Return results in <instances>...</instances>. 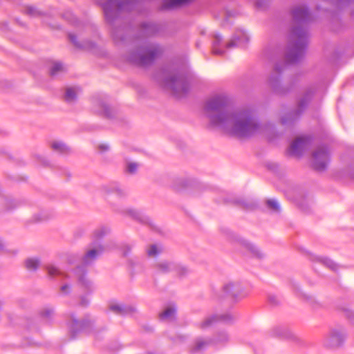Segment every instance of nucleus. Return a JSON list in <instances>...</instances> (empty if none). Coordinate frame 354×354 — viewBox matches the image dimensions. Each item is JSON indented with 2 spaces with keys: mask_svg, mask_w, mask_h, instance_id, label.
Returning <instances> with one entry per match:
<instances>
[{
  "mask_svg": "<svg viewBox=\"0 0 354 354\" xmlns=\"http://www.w3.org/2000/svg\"><path fill=\"white\" fill-rule=\"evenodd\" d=\"M290 14L295 26L290 31L285 62H279L274 64L273 72L268 79L271 89L279 95H286L295 88V80L286 85L281 84V74L288 64H297L303 58L308 46V32L303 25L308 24L311 19L308 8L306 6H295L292 8Z\"/></svg>",
  "mask_w": 354,
  "mask_h": 354,
  "instance_id": "1",
  "label": "nucleus"
},
{
  "mask_svg": "<svg viewBox=\"0 0 354 354\" xmlns=\"http://www.w3.org/2000/svg\"><path fill=\"white\" fill-rule=\"evenodd\" d=\"M212 118V122L227 134L241 140L250 138L261 129L257 115L250 109H239L232 111L230 115L221 113Z\"/></svg>",
  "mask_w": 354,
  "mask_h": 354,
  "instance_id": "2",
  "label": "nucleus"
},
{
  "mask_svg": "<svg viewBox=\"0 0 354 354\" xmlns=\"http://www.w3.org/2000/svg\"><path fill=\"white\" fill-rule=\"evenodd\" d=\"M104 250L105 248L100 242L92 241L88 250L73 269L77 284L88 293H91L95 290L93 281L87 277L88 268L95 264Z\"/></svg>",
  "mask_w": 354,
  "mask_h": 354,
  "instance_id": "3",
  "label": "nucleus"
},
{
  "mask_svg": "<svg viewBox=\"0 0 354 354\" xmlns=\"http://www.w3.org/2000/svg\"><path fill=\"white\" fill-rule=\"evenodd\" d=\"M157 78L176 97H184L188 94L192 80V76L188 71L169 66L162 67Z\"/></svg>",
  "mask_w": 354,
  "mask_h": 354,
  "instance_id": "4",
  "label": "nucleus"
},
{
  "mask_svg": "<svg viewBox=\"0 0 354 354\" xmlns=\"http://www.w3.org/2000/svg\"><path fill=\"white\" fill-rule=\"evenodd\" d=\"M162 53L163 49L158 44L140 45L130 50L126 54L125 59L133 65L147 67L152 65Z\"/></svg>",
  "mask_w": 354,
  "mask_h": 354,
  "instance_id": "5",
  "label": "nucleus"
},
{
  "mask_svg": "<svg viewBox=\"0 0 354 354\" xmlns=\"http://www.w3.org/2000/svg\"><path fill=\"white\" fill-rule=\"evenodd\" d=\"M317 91V86L316 85L313 84L307 86L301 96L297 98L296 108L281 117V124L292 125L299 120L313 100Z\"/></svg>",
  "mask_w": 354,
  "mask_h": 354,
  "instance_id": "6",
  "label": "nucleus"
},
{
  "mask_svg": "<svg viewBox=\"0 0 354 354\" xmlns=\"http://www.w3.org/2000/svg\"><path fill=\"white\" fill-rule=\"evenodd\" d=\"M228 98L222 95H216L205 102L204 110L212 125L218 127L212 122V117L218 115L221 113L230 115L232 111L228 110Z\"/></svg>",
  "mask_w": 354,
  "mask_h": 354,
  "instance_id": "7",
  "label": "nucleus"
},
{
  "mask_svg": "<svg viewBox=\"0 0 354 354\" xmlns=\"http://www.w3.org/2000/svg\"><path fill=\"white\" fill-rule=\"evenodd\" d=\"M138 0H107L102 5L106 22L113 26L115 20L118 18L120 12L124 9L129 2H136Z\"/></svg>",
  "mask_w": 354,
  "mask_h": 354,
  "instance_id": "8",
  "label": "nucleus"
},
{
  "mask_svg": "<svg viewBox=\"0 0 354 354\" xmlns=\"http://www.w3.org/2000/svg\"><path fill=\"white\" fill-rule=\"evenodd\" d=\"M93 324L94 321L91 319L89 315H85L81 319H77L73 315H71L70 316V324H68L70 339H76L80 333L91 332Z\"/></svg>",
  "mask_w": 354,
  "mask_h": 354,
  "instance_id": "9",
  "label": "nucleus"
},
{
  "mask_svg": "<svg viewBox=\"0 0 354 354\" xmlns=\"http://www.w3.org/2000/svg\"><path fill=\"white\" fill-rule=\"evenodd\" d=\"M92 109L98 115L109 120L115 118L116 111L109 104V97L106 95L97 94L91 98Z\"/></svg>",
  "mask_w": 354,
  "mask_h": 354,
  "instance_id": "10",
  "label": "nucleus"
},
{
  "mask_svg": "<svg viewBox=\"0 0 354 354\" xmlns=\"http://www.w3.org/2000/svg\"><path fill=\"white\" fill-rule=\"evenodd\" d=\"M347 338V332L345 328L341 326L331 328L324 342L325 347L330 349H337L342 347Z\"/></svg>",
  "mask_w": 354,
  "mask_h": 354,
  "instance_id": "11",
  "label": "nucleus"
},
{
  "mask_svg": "<svg viewBox=\"0 0 354 354\" xmlns=\"http://www.w3.org/2000/svg\"><path fill=\"white\" fill-rule=\"evenodd\" d=\"M153 268L158 273L167 274L171 272H175L180 277H185L189 273L187 267L174 261L163 260L153 266Z\"/></svg>",
  "mask_w": 354,
  "mask_h": 354,
  "instance_id": "12",
  "label": "nucleus"
},
{
  "mask_svg": "<svg viewBox=\"0 0 354 354\" xmlns=\"http://www.w3.org/2000/svg\"><path fill=\"white\" fill-rule=\"evenodd\" d=\"M247 295L242 284L238 281H230L223 286L220 298H228L237 301Z\"/></svg>",
  "mask_w": 354,
  "mask_h": 354,
  "instance_id": "13",
  "label": "nucleus"
},
{
  "mask_svg": "<svg viewBox=\"0 0 354 354\" xmlns=\"http://www.w3.org/2000/svg\"><path fill=\"white\" fill-rule=\"evenodd\" d=\"M312 167L317 171L326 170L330 161V154L326 146L319 147L312 154Z\"/></svg>",
  "mask_w": 354,
  "mask_h": 354,
  "instance_id": "14",
  "label": "nucleus"
},
{
  "mask_svg": "<svg viewBox=\"0 0 354 354\" xmlns=\"http://www.w3.org/2000/svg\"><path fill=\"white\" fill-rule=\"evenodd\" d=\"M236 319V316L230 313L214 314L206 317L201 323L199 324L198 327L201 329H206L212 326L214 324L218 322L227 324H232Z\"/></svg>",
  "mask_w": 354,
  "mask_h": 354,
  "instance_id": "15",
  "label": "nucleus"
},
{
  "mask_svg": "<svg viewBox=\"0 0 354 354\" xmlns=\"http://www.w3.org/2000/svg\"><path fill=\"white\" fill-rule=\"evenodd\" d=\"M270 337L281 339L288 340L294 342H299V337L286 326H276L269 332Z\"/></svg>",
  "mask_w": 354,
  "mask_h": 354,
  "instance_id": "16",
  "label": "nucleus"
},
{
  "mask_svg": "<svg viewBox=\"0 0 354 354\" xmlns=\"http://www.w3.org/2000/svg\"><path fill=\"white\" fill-rule=\"evenodd\" d=\"M311 142L312 138L308 136L297 138L290 145V153L292 155L301 156L304 149L310 145Z\"/></svg>",
  "mask_w": 354,
  "mask_h": 354,
  "instance_id": "17",
  "label": "nucleus"
},
{
  "mask_svg": "<svg viewBox=\"0 0 354 354\" xmlns=\"http://www.w3.org/2000/svg\"><path fill=\"white\" fill-rule=\"evenodd\" d=\"M68 40H69L77 49L81 50L94 52L97 48L95 42L89 39L80 41L73 34L68 33Z\"/></svg>",
  "mask_w": 354,
  "mask_h": 354,
  "instance_id": "18",
  "label": "nucleus"
},
{
  "mask_svg": "<svg viewBox=\"0 0 354 354\" xmlns=\"http://www.w3.org/2000/svg\"><path fill=\"white\" fill-rule=\"evenodd\" d=\"M249 41V37L243 31H236L232 36L231 40L226 44L225 48L240 47L245 46Z\"/></svg>",
  "mask_w": 354,
  "mask_h": 354,
  "instance_id": "19",
  "label": "nucleus"
},
{
  "mask_svg": "<svg viewBox=\"0 0 354 354\" xmlns=\"http://www.w3.org/2000/svg\"><path fill=\"white\" fill-rule=\"evenodd\" d=\"M194 0H163L158 8L159 11L173 10L187 6Z\"/></svg>",
  "mask_w": 354,
  "mask_h": 354,
  "instance_id": "20",
  "label": "nucleus"
},
{
  "mask_svg": "<svg viewBox=\"0 0 354 354\" xmlns=\"http://www.w3.org/2000/svg\"><path fill=\"white\" fill-rule=\"evenodd\" d=\"M122 213L130 216L140 223L151 225L149 217L142 214L140 210L133 208H127L122 210Z\"/></svg>",
  "mask_w": 354,
  "mask_h": 354,
  "instance_id": "21",
  "label": "nucleus"
},
{
  "mask_svg": "<svg viewBox=\"0 0 354 354\" xmlns=\"http://www.w3.org/2000/svg\"><path fill=\"white\" fill-rule=\"evenodd\" d=\"M104 190L107 194L108 200H110L112 195H115L118 198H124L127 196L126 191L116 183L104 186Z\"/></svg>",
  "mask_w": 354,
  "mask_h": 354,
  "instance_id": "22",
  "label": "nucleus"
},
{
  "mask_svg": "<svg viewBox=\"0 0 354 354\" xmlns=\"http://www.w3.org/2000/svg\"><path fill=\"white\" fill-rule=\"evenodd\" d=\"M308 258L311 261L319 263L323 265L324 266L330 269L331 270L335 271L338 268L337 264L326 257L319 256L312 253H309Z\"/></svg>",
  "mask_w": 354,
  "mask_h": 354,
  "instance_id": "23",
  "label": "nucleus"
},
{
  "mask_svg": "<svg viewBox=\"0 0 354 354\" xmlns=\"http://www.w3.org/2000/svg\"><path fill=\"white\" fill-rule=\"evenodd\" d=\"M231 203L245 210H254L258 207L257 203L253 199L237 198L231 201Z\"/></svg>",
  "mask_w": 354,
  "mask_h": 354,
  "instance_id": "24",
  "label": "nucleus"
},
{
  "mask_svg": "<svg viewBox=\"0 0 354 354\" xmlns=\"http://www.w3.org/2000/svg\"><path fill=\"white\" fill-rule=\"evenodd\" d=\"M211 344H213L212 338L203 339L202 337H197L195 339L194 344L190 347V352L192 353H198Z\"/></svg>",
  "mask_w": 354,
  "mask_h": 354,
  "instance_id": "25",
  "label": "nucleus"
},
{
  "mask_svg": "<svg viewBox=\"0 0 354 354\" xmlns=\"http://www.w3.org/2000/svg\"><path fill=\"white\" fill-rule=\"evenodd\" d=\"M140 28L147 37L153 36L160 30L159 25L153 22H142L140 24Z\"/></svg>",
  "mask_w": 354,
  "mask_h": 354,
  "instance_id": "26",
  "label": "nucleus"
},
{
  "mask_svg": "<svg viewBox=\"0 0 354 354\" xmlns=\"http://www.w3.org/2000/svg\"><path fill=\"white\" fill-rule=\"evenodd\" d=\"M48 74L51 78L57 77L64 71V65L59 61H50L48 66Z\"/></svg>",
  "mask_w": 354,
  "mask_h": 354,
  "instance_id": "27",
  "label": "nucleus"
},
{
  "mask_svg": "<svg viewBox=\"0 0 354 354\" xmlns=\"http://www.w3.org/2000/svg\"><path fill=\"white\" fill-rule=\"evenodd\" d=\"M176 306L174 304H170L159 314V319L162 321L174 320L176 319Z\"/></svg>",
  "mask_w": 354,
  "mask_h": 354,
  "instance_id": "28",
  "label": "nucleus"
},
{
  "mask_svg": "<svg viewBox=\"0 0 354 354\" xmlns=\"http://www.w3.org/2000/svg\"><path fill=\"white\" fill-rule=\"evenodd\" d=\"M109 308L111 312L120 316H124L133 312L132 307L124 304H111Z\"/></svg>",
  "mask_w": 354,
  "mask_h": 354,
  "instance_id": "29",
  "label": "nucleus"
},
{
  "mask_svg": "<svg viewBox=\"0 0 354 354\" xmlns=\"http://www.w3.org/2000/svg\"><path fill=\"white\" fill-rule=\"evenodd\" d=\"M82 92V89L79 86H68V106L71 104L77 102L78 95Z\"/></svg>",
  "mask_w": 354,
  "mask_h": 354,
  "instance_id": "30",
  "label": "nucleus"
},
{
  "mask_svg": "<svg viewBox=\"0 0 354 354\" xmlns=\"http://www.w3.org/2000/svg\"><path fill=\"white\" fill-rule=\"evenodd\" d=\"M24 267L30 272H36L41 266V260L38 257H29L24 262Z\"/></svg>",
  "mask_w": 354,
  "mask_h": 354,
  "instance_id": "31",
  "label": "nucleus"
},
{
  "mask_svg": "<svg viewBox=\"0 0 354 354\" xmlns=\"http://www.w3.org/2000/svg\"><path fill=\"white\" fill-rule=\"evenodd\" d=\"M3 204L7 211H12L20 207L23 204V201L11 196H6L3 199Z\"/></svg>",
  "mask_w": 354,
  "mask_h": 354,
  "instance_id": "32",
  "label": "nucleus"
},
{
  "mask_svg": "<svg viewBox=\"0 0 354 354\" xmlns=\"http://www.w3.org/2000/svg\"><path fill=\"white\" fill-rule=\"evenodd\" d=\"M290 283L291 288L294 293L297 295V297L310 302L314 301V299L312 296L307 295L301 292L298 283L295 281L291 280Z\"/></svg>",
  "mask_w": 354,
  "mask_h": 354,
  "instance_id": "33",
  "label": "nucleus"
},
{
  "mask_svg": "<svg viewBox=\"0 0 354 354\" xmlns=\"http://www.w3.org/2000/svg\"><path fill=\"white\" fill-rule=\"evenodd\" d=\"M242 244L245 246L246 249H248L252 254V255L254 257L259 259H261L265 257V254L263 252H261L259 250V248L252 243H250L246 240H243Z\"/></svg>",
  "mask_w": 354,
  "mask_h": 354,
  "instance_id": "34",
  "label": "nucleus"
},
{
  "mask_svg": "<svg viewBox=\"0 0 354 354\" xmlns=\"http://www.w3.org/2000/svg\"><path fill=\"white\" fill-rule=\"evenodd\" d=\"M213 38L214 39L212 41V53L216 55H223L225 53V50L218 48V46L222 42V36L218 33H215L213 35Z\"/></svg>",
  "mask_w": 354,
  "mask_h": 354,
  "instance_id": "35",
  "label": "nucleus"
},
{
  "mask_svg": "<svg viewBox=\"0 0 354 354\" xmlns=\"http://www.w3.org/2000/svg\"><path fill=\"white\" fill-rule=\"evenodd\" d=\"M50 149L55 153L64 154L66 152V145L62 141L54 140L49 144Z\"/></svg>",
  "mask_w": 354,
  "mask_h": 354,
  "instance_id": "36",
  "label": "nucleus"
},
{
  "mask_svg": "<svg viewBox=\"0 0 354 354\" xmlns=\"http://www.w3.org/2000/svg\"><path fill=\"white\" fill-rule=\"evenodd\" d=\"M24 12L32 17H37L46 15L44 12L39 10L37 7L34 6H26L24 7Z\"/></svg>",
  "mask_w": 354,
  "mask_h": 354,
  "instance_id": "37",
  "label": "nucleus"
},
{
  "mask_svg": "<svg viewBox=\"0 0 354 354\" xmlns=\"http://www.w3.org/2000/svg\"><path fill=\"white\" fill-rule=\"evenodd\" d=\"M109 232V229L102 226L95 230L93 232V241L99 242L98 241L104 238Z\"/></svg>",
  "mask_w": 354,
  "mask_h": 354,
  "instance_id": "38",
  "label": "nucleus"
},
{
  "mask_svg": "<svg viewBox=\"0 0 354 354\" xmlns=\"http://www.w3.org/2000/svg\"><path fill=\"white\" fill-rule=\"evenodd\" d=\"M44 268L47 271L48 276L51 278H55L62 274V271L53 265H46Z\"/></svg>",
  "mask_w": 354,
  "mask_h": 354,
  "instance_id": "39",
  "label": "nucleus"
},
{
  "mask_svg": "<svg viewBox=\"0 0 354 354\" xmlns=\"http://www.w3.org/2000/svg\"><path fill=\"white\" fill-rule=\"evenodd\" d=\"M266 207L269 210L274 213L280 212L281 208L278 202L275 199H268L266 201Z\"/></svg>",
  "mask_w": 354,
  "mask_h": 354,
  "instance_id": "40",
  "label": "nucleus"
},
{
  "mask_svg": "<svg viewBox=\"0 0 354 354\" xmlns=\"http://www.w3.org/2000/svg\"><path fill=\"white\" fill-rule=\"evenodd\" d=\"M213 339V344H224L228 342L229 337L226 332L222 331L217 333Z\"/></svg>",
  "mask_w": 354,
  "mask_h": 354,
  "instance_id": "41",
  "label": "nucleus"
},
{
  "mask_svg": "<svg viewBox=\"0 0 354 354\" xmlns=\"http://www.w3.org/2000/svg\"><path fill=\"white\" fill-rule=\"evenodd\" d=\"M78 286L82 288V290L85 292V295H81L79 297L78 306L83 308H86L90 304V300L88 298V295H91V293H88L86 291L84 290L79 284ZM93 291L91 292V294Z\"/></svg>",
  "mask_w": 354,
  "mask_h": 354,
  "instance_id": "42",
  "label": "nucleus"
},
{
  "mask_svg": "<svg viewBox=\"0 0 354 354\" xmlns=\"http://www.w3.org/2000/svg\"><path fill=\"white\" fill-rule=\"evenodd\" d=\"M53 309L50 308H46L40 310L39 315L41 318L46 319L50 322L53 315Z\"/></svg>",
  "mask_w": 354,
  "mask_h": 354,
  "instance_id": "43",
  "label": "nucleus"
},
{
  "mask_svg": "<svg viewBox=\"0 0 354 354\" xmlns=\"http://www.w3.org/2000/svg\"><path fill=\"white\" fill-rule=\"evenodd\" d=\"M138 167V165L136 162H127L125 171L129 174H134L136 173Z\"/></svg>",
  "mask_w": 354,
  "mask_h": 354,
  "instance_id": "44",
  "label": "nucleus"
},
{
  "mask_svg": "<svg viewBox=\"0 0 354 354\" xmlns=\"http://www.w3.org/2000/svg\"><path fill=\"white\" fill-rule=\"evenodd\" d=\"M342 312L348 321L354 325V312L347 308H342Z\"/></svg>",
  "mask_w": 354,
  "mask_h": 354,
  "instance_id": "45",
  "label": "nucleus"
},
{
  "mask_svg": "<svg viewBox=\"0 0 354 354\" xmlns=\"http://www.w3.org/2000/svg\"><path fill=\"white\" fill-rule=\"evenodd\" d=\"M133 248V245L130 244H123L121 245L120 250L122 253L123 257H128V256L130 254L131 250Z\"/></svg>",
  "mask_w": 354,
  "mask_h": 354,
  "instance_id": "46",
  "label": "nucleus"
},
{
  "mask_svg": "<svg viewBox=\"0 0 354 354\" xmlns=\"http://www.w3.org/2000/svg\"><path fill=\"white\" fill-rule=\"evenodd\" d=\"M160 253V251L158 250L157 246L154 244L151 245L147 250V254L149 257H154Z\"/></svg>",
  "mask_w": 354,
  "mask_h": 354,
  "instance_id": "47",
  "label": "nucleus"
},
{
  "mask_svg": "<svg viewBox=\"0 0 354 354\" xmlns=\"http://www.w3.org/2000/svg\"><path fill=\"white\" fill-rule=\"evenodd\" d=\"M36 158L39 161V163H41L44 167H50V161L44 156L41 155L36 156Z\"/></svg>",
  "mask_w": 354,
  "mask_h": 354,
  "instance_id": "48",
  "label": "nucleus"
},
{
  "mask_svg": "<svg viewBox=\"0 0 354 354\" xmlns=\"http://www.w3.org/2000/svg\"><path fill=\"white\" fill-rule=\"evenodd\" d=\"M268 301L272 306H277L279 304L278 298L274 295H269L268 297Z\"/></svg>",
  "mask_w": 354,
  "mask_h": 354,
  "instance_id": "49",
  "label": "nucleus"
},
{
  "mask_svg": "<svg viewBox=\"0 0 354 354\" xmlns=\"http://www.w3.org/2000/svg\"><path fill=\"white\" fill-rule=\"evenodd\" d=\"M269 2V0H256L255 5L257 8H263Z\"/></svg>",
  "mask_w": 354,
  "mask_h": 354,
  "instance_id": "50",
  "label": "nucleus"
},
{
  "mask_svg": "<svg viewBox=\"0 0 354 354\" xmlns=\"http://www.w3.org/2000/svg\"><path fill=\"white\" fill-rule=\"evenodd\" d=\"M0 30L3 32H8L10 30L9 24L8 21H0Z\"/></svg>",
  "mask_w": 354,
  "mask_h": 354,
  "instance_id": "51",
  "label": "nucleus"
},
{
  "mask_svg": "<svg viewBox=\"0 0 354 354\" xmlns=\"http://www.w3.org/2000/svg\"><path fill=\"white\" fill-rule=\"evenodd\" d=\"M97 150L100 153H104V152L108 151L109 150V146L107 144H100L97 146Z\"/></svg>",
  "mask_w": 354,
  "mask_h": 354,
  "instance_id": "52",
  "label": "nucleus"
},
{
  "mask_svg": "<svg viewBox=\"0 0 354 354\" xmlns=\"http://www.w3.org/2000/svg\"><path fill=\"white\" fill-rule=\"evenodd\" d=\"M78 259V257L75 254H68V264H73Z\"/></svg>",
  "mask_w": 354,
  "mask_h": 354,
  "instance_id": "53",
  "label": "nucleus"
},
{
  "mask_svg": "<svg viewBox=\"0 0 354 354\" xmlns=\"http://www.w3.org/2000/svg\"><path fill=\"white\" fill-rule=\"evenodd\" d=\"M84 232L83 228L78 227L74 231L73 234L75 239H78L83 235Z\"/></svg>",
  "mask_w": 354,
  "mask_h": 354,
  "instance_id": "54",
  "label": "nucleus"
},
{
  "mask_svg": "<svg viewBox=\"0 0 354 354\" xmlns=\"http://www.w3.org/2000/svg\"><path fill=\"white\" fill-rule=\"evenodd\" d=\"M300 208H301V209L304 212H305V213H306V214H308V213H310V207H309L308 205H303V204H301V205H300Z\"/></svg>",
  "mask_w": 354,
  "mask_h": 354,
  "instance_id": "55",
  "label": "nucleus"
},
{
  "mask_svg": "<svg viewBox=\"0 0 354 354\" xmlns=\"http://www.w3.org/2000/svg\"><path fill=\"white\" fill-rule=\"evenodd\" d=\"M179 183L180 184V187L177 188L178 189L185 188L188 185L187 181L184 179L179 180Z\"/></svg>",
  "mask_w": 354,
  "mask_h": 354,
  "instance_id": "56",
  "label": "nucleus"
},
{
  "mask_svg": "<svg viewBox=\"0 0 354 354\" xmlns=\"http://www.w3.org/2000/svg\"><path fill=\"white\" fill-rule=\"evenodd\" d=\"M138 261H137V259L136 258H134V259H128V263L129 264V266L131 267H134L136 263H137Z\"/></svg>",
  "mask_w": 354,
  "mask_h": 354,
  "instance_id": "57",
  "label": "nucleus"
},
{
  "mask_svg": "<svg viewBox=\"0 0 354 354\" xmlns=\"http://www.w3.org/2000/svg\"><path fill=\"white\" fill-rule=\"evenodd\" d=\"M267 167L270 170H275L277 168V165L275 163H268Z\"/></svg>",
  "mask_w": 354,
  "mask_h": 354,
  "instance_id": "58",
  "label": "nucleus"
},
{
  "mask_svg": "<svg viewBox=\"0 0 354 354\" xmlns=\"http://www.w3.org/2000/svg\"><path fill=\"white\" fill-rule=\"evenodd\" d=\"M44 220V218L42 217H40L39 215H35L34 216V221L35 222H39V221H41Z\"/></svg>",
  "mask_w": 354,
  "mask_h": 354,
  "instance_id": "59",
  "label": "nucleus"
},
{
  "mask_svg": "<svg viewBox=\"0 0 354 354\" xmlns=\"http://www.w3.org/2000/svg\"><path fill=\"white\" fill-rule=\"evenodd\" d=\"M7 154V151L4 148H0V156H4Z\"/></svg>",
  "mask_w": 354,
  "mask_h": 354,
  "instance_id": "60",
  "label": "nucleus"
},
{
  "mask_svg": "<svg viewBox=\"0 0 354 354\" xmlns=\"http://www.w3.org/2000/svg\"><path fill=\"white\" fill-rule=\"evenodd\" d=\"M62 98L64 101H66V88H64L63 90V93H62Z\"/></svg>",
  "mask_w": 354,
  "mask_h": 354,
  "instance_id": "61",
  "label": "nucleus"
},
{
  "mask_svg": "<svg viewBox=\"0 0 354 354\" xmlns=\"http://www.w3.org/2000/svg\"><path fill=\"white\" fill-rule=\"evenodd\" d=\"M61 290L62 292H65L66 291V283H64L62 286H61Z\"/></svg>",
  "mask_w": 354,
  "mask_h": 354,
  "instance_id": "62",
  "label": "nucleus"
},
{
  "mask_svg": "<svg viewBox=\"0 0 354 354\" xmlns=\"http://www.w3.org/2000/svg\"><path fill=\"white\" fill-rule=\"evenodd\" d=\"M112 35H113V37H114L115 39H117V36H116V33H115V30H112Z\"/></svg>",
  "mask_w": 354,
  "mask_h": 354,
  "instance_id": "63",
  "label": "nucleus"
},
{
  "mask_svg": "<svg viewBox=\"0 0 354 354\" xmlns=\"http://www.w3.org/2000/svg\"><path fill=\"white\" fill-rule=\"evenodd\" d=\"M3 243L0 241V252L2 251L3 250Z\"/></svg>",
  "mask_w": 354,
  "mask_h": 354,
  "instance_id": "64",
  "label": "nucleus"
}]
</instances>
